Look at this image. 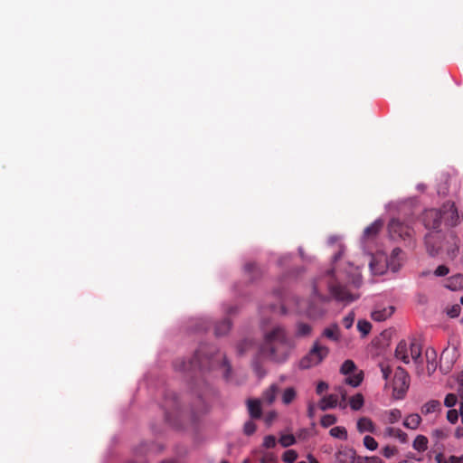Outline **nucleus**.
Instances as JSON below:
<instances>
[{"label": "nucleus", "instance_id": "obj_1", "mask_svg": "<svg viewBox=\"0 0 463 463\" xmlns=\"http://www.w3.org/2000/svg\"><path fill=\"white\" fill-rule=\"evenodd\" d=\"M293 349V341L288 337L285 329L278 326L264 335L259 354L274 363H284Z\"/></svg>", "mask_w": 463, "mask_h": 463}, {"label": "nucleus", "instance_id": "obj_2", "mask_svg": "<svg viewBox=\"0 0 463 463\" xmlns=\"http://www.w3.org/2000/svg\"><path fill=\"white\" fill-rule=\"evenodd\" d=\"M207 346H201L194 354V357L188 361L184 359L175 360L174 367L176 371L186 372L195 370H212L217 366L225 367L223 376L228 379L231 374L232 366L225 355L217 354L215 355H208L206 353Z\"/></svg>", "mask_w": 463, "mask_h": 463}, {"label": "nucleus", "instance_id": "obj_3", "mask_svg": "<svg viewBox=\"0 0 463 463\" xmlns=\"http://www.w3.org/2000/svg\"><path fill=\"white\" fill-rule=\"evenodd\" d=\"M459 239L453 231L446 233L430 232L425 236L426 250L430 256L435 257L445 251L449 258H454L458 251Z\"/></svg>", "mask_w": 463, "mask_h": 463}, {"label": "nucleus", "instance_id": "obj_4", "mask_svg": "<svg viewBox=\"0 0 463 463\" xmlns=\"http://www.w3.org/2000/svg\"><path fill=\"white\" fill-rule=\"evenodd\" d=\"M329 354V349L320 345L318 341L313 344L310 351L300 360L299 367L301 369H309L318 365Z\"/></svg>", "mask_w": 463, "mask_h": 463}, {"label": "nucleus", "instance_id": "obj_5", "mask_svg": "<svg viewBox=\"0 0 463 463\" xmlns=\"http://www.w3.org/2000/svg\"><path fill=\"white\" fill-rule=\"evenodd\" d=\"M388 232L390 238L393 241H411L412 240V228L399 219H392L390 221L388 224Z\"/></svg>", "mask_w": 463, "mask_h": 463}, {"label": "nucleus", "instance_id": "obj_6", "mask_svg": "<svg viewBox=\"0 0 463 463\" xmlns=\"http://www.w3.org/2000/svg\"><path fill=\"white\" fill-rule=\"evenodd\" d=\"M410 377L402 367H397L393 378V392L397 399H402L409 389Z\"/></svg>", "mask_w": 463, "mask_h": 463}, {"label": "nucleus", "instance_id": "obj_7", "mask_svg": "<svg viewBox=\"0 0 463 463\" xmlns=\"http://www.w3.org/2000/svg\"><path fill=\"white\" fill-rule=\"evenodd\" d=\"M424 226L432 230V232H440L439 228L442 223V213L440 209H429L423 213Z\"/></svg>", "mask_w": 463, "mask_h": 463}, {"label": "nucleus", "instance_id": "obj_8", "mask_svg": "<svg viewBox=\"0 0 463 463\" xmlns=\"http://www.w3.org/2000/svg\"><path fill=\"white\" fill-rule=\"evenodd\" d=\"M442 213V222L447 226H456L460 222V215L454 203L448 202L440 208Z\"/></svg>", "mask_w": 463, "mask_h": 463}, {"label": "nucleus", "instance_id": "obj_9", "mask_svg": "<svg viewBox=\"0 0 463 463\" xmlns=\"http://www.w3.org/2000/svg\"><path fill=\"white\" fill-rule=\"evenodd\" d=\"M330 292L339 301L352 302L358 298L357 295L351 293L345 286L341 284H331L329 286Z\"/></svg>", "mask_w": 463, "mask_h": 463}, {"label": "nucleus", "instance_id": "obj_10", "mask_svg": "<svg viewBox=\"0 0 463 463\" xmlns=\"http://www.w3.org/2000/svg\"><path fill=\"white\" fill-rule=\"evenodd\" d=\"M162 407L165 410L166 420H170L172 414L177 411L180 407L177 395L174 392H167Z\"/></svg>", "mask_w": 463, "mask_h": 463}, {"label": "nucleus", "instance_id": "obj_11", "mask_svg": "<svg viewBox=\"0 0 463 463\" xmlns=\"http://www.w3.org/2000/svg\"><path fill=\"white\" fill-rule=\"evenodd\" d=\"M358 456L354 449L351 448H341L335 455V463H356Z\"/></svg>", "mask_w": 463, "mask_h": 463}, {"label": "nucleus", "instance_id": "obj_12", "mask_svg": "<svg viewBox=\"0 0 463 463\" xmlns=\"http://www.w3.org/2000/svg\"><path fill=\"white\" fill-rule=\"evenodd\" d=\"M403 251L400 248H394L387 260L388 267L392 271H397L403 260Z\"/></svg>", "mask_w": 463, "mask_h": 463}, {"label": "nucleus", "instance_id": "obj_13", "mask_svg": "<svg viewBox=\"0 0 463 463\" xmlns=\"http://www.w3.org/2000/svg\"><path fill=\"white\" fill-rule=\"evenodd\" d=\"M394 311V307L392 306L375 309L372 312V318L374 321L382 322L390 317Z\"/></svg>", "mask_w": 463, "mask_h": 463}, {"label": "nucleus", "instance_id": "obj_14", "mask_svg": "<svg viewBox=\"0 0 463 463\" xmlns=\"http://www.w3.org/2000/svg\"><path fill=\"white\" fill-rule=\"evenodd\" d=\"M338 404V395L337 394H329L326 396H324L319 403L318 407L321 411H326L328 409H333L336 407Z\"/></svg>", "mask_w": 463, "mask_h": 463}, {"label": "nucleus", "instance_id": "obj_15", "mask_svg": "<svg viewBox=\"0 0 463 463\" xmlns=\"http://www.w3.org/2000/svg\"><path fill=\"white\" fill-rule=\"evenodd\" d=\"M383 222L380 220H376L371 225L366 227L364 231V237L367 240L374 239L381 229L383 228Z\"/></svg>", "mask_w": 463, "mask_h": 463}, {"label": "nucleus", "instance_id": "obj_16", "mask_svg": "<svg viewBox=\"0 0 463 463\" xmlns=\"http://www.w3.org/2000/svg\"><path fill=\"white\" fill-rule=\"evenodd\" d=\"M356 427H357V430L360 433H364V432L373 433L375 431V425H374V423L372 421L371 419H369L367 417L360 418L357 420Z\"/></svg>", "mask_w": 463, "mask_h": 463}, {"label": "nucleus", "instance_id": "obj_17", "mask_svg": "<svg viewBox=\"0 0 463 463\" xmlns=\"http://www.w3.org/2000/svg\"><path fill=\"white\" fill-rule=\"evenodd\" d=\"M384 435L395 438L402 444L408 442V435L401 429L388 427L384 430Z\"/></svg>", "mask_w": 463, "mask_h": 463}, {"label": "nucleus", "instance_id": "obj_18", "mask_svg": "<svg viewBox=\"0 0 463 463\" xmlns=\"http://www.w3.org/2000/svg\"><path fill=\"white\" fill-rule=\"evenodd\" d=\"M395 357L402 360L404 364L410 363V358L408 355V345L406 341L402 340L398 343L395 349Z\"/></svg>", "mask_w": 463, "mask_h": 463}, {"label": "nucleus", "instance_id": "obj_19", "mask_svg": "<svg viewBox=\"0 0 463 463\" xmlns=\"http://www.w3.org/2000/svg\"><path fill=\"white\" fill-rule=\"evenodd\" d=\"M441 411V403L438 400H430L421 406L420 411L423 415H428Z\"/></svg>", "mask_w": 463, "mask_h": 463}, {"label": "nucleus", "instance_id": "obj_20", "mask_svg": "<svg viewBox=\"0 0 463 463\" xmlns=\"http://www.w3.org/2000/svg\"><path fill=\"white\" fill-rule=\"evenodd\" d=\"M445 287L451 290H458L463 288V276L456 274L447 279Z\"/></svg>", "mask_w": 463, "mask_h": 463}, {"label": "nucleus", "instance_id": "obj_21", "mask_svg": "<svg viewBox=\"0 0 463 463\" xmlns=\"http://www.w3.org/2000/svg\"><path fill=\"white\" fill-rule=\"evenodd\" d=\"M248 410L252 419H260L261 417V406L259 400H249Z\"/></svg>", "mask_w": 463, "mask_h": 463}, {"label": "nucleus", "instance_id": "obj_22", "mask_svg": "<svg viewBox=\"0 0 463 463\" xmlns=\"http://www.w3.org/2000/svg\"><path fill=\"white\" fill-rule=\"evenodd\" d=\"M421 422V417L417 413L408 415L403 420V426L410 430H417Z\"/></svg>", "mask_w": 463, "mask_h": 463}, {"label": "nucleus", "instance_id": "obj_23", "mask_svg": "<svg viewBox=\"0 0 463 463\" xmlns=\"http://www.w3.org/2000/svg\"><path fill=\"white\" fill-rule=\"evenodd\" d=\"M232 327V322L229 318H225L220 323L216 324L214 328V334L216 336L225 335Z\"/></svg>", "mask_w": 463, "mask_h": 463}, {"label": "nucleus", "instance_id": "obj_24", "mask_svg": "<svg viewBox=\"0 0 463 463\" xmlns=\"http://www.w3.org/2000/svg\"><path fill=\"white\" fill-rule=\"evenodd\" d=\"M364 379V373L363 371H358L355 373H353L351 374L346 375V378L345 379V383L348 385H351L353 387H357L361 384Z\"/></svg>", "mask_w": 463, "mask_h": 463}, {"label": "nucleus", "instance_id": "obj_25", "mask_svg": "<svg viewBox=\"0 0 463 463\" xmlns=\"http://www.w3.org/2000/svg\"><path fill=\"white\" fill-rule=\"evenodd\" d=\"M312 333V326L309 324L299 322L296 325V337H307Z\"/></svg>", "mask_w": 463, "mask_h": 463}, {"label": "nucleus", "instance_id": "obj_26", "mask_svg": "<svg viewBox=\"0 0 463 463\" xmlns=\"http://www.w3.org/2000/svg\"><path fill=\"white\" fill-rule=\"evenodd\" d=\"M254 347V342L252 339L246 338L240 342L236 346L237 354L241 356L246 354L250 350Z\"/></svg>", "mask_w": 463, "mask_h": 463}, {"label": "nucleus", "instance_id": "obj_27", "mask_svg": "<svg viewBox=\"0 0 463 463\" xmlns=\"http://www.w3.org/2000/svg\"><path fill=\"white\" fill-rule=\"evenodd\" d=\"M428 443L429 440L426 436L418 435L413 440L412 448L419 452H424L428 449Z\"/></svg>", "mask_w": 463, "mask_h": 463}, {"label": "nucleus", "instance_id": "obj_28", "mask_svg": "<svg viewBox=\"0 0 463 463\" xmlns=\"http://www.w3.org/2000/svg\"><path fill=\"white\" fill-rule=\"evenodd\" d=\"M204 390L203 392H198V404L194 409L195 413L203 412L206 410V403L204 401V396L210 391L208 385L203 383Z\"/></svg>", "mask_w": 463, "mask_h": 463}, {"label": "nucleus", "instance_id": "obj_29", "mask_svg": "<svg viewBox=\"0 0 463 463\" xmlns=\"http://www.w3.org/2000/svg\"><path fill=\"white\" fill-rule=\"evenodd\" d=\"M279 392V387L277 384L270 385V387L263 392V400L269 404L272 403Z\"/></svg>", "mask_w": 463, "mask_h": 463}, {"label": "nucleus", "instance_id": "obj_30", "mask_svg": "<svg viewBox=\"0 0 463 463\" xmlns=\"http://www.w3.org/2000/svg\"><path fill=\"white\" fill-rule=\"evenodd\" d=\"M323 336L333 341H338L340 337L338 326L334 324L330 327L326 328L323 331Z\"/></svg>", "mask_w": 463, "mask_h": 463}, {"label": "nucleus", "instance_id": "obj_31", "mask_svg": "<svg viewBox=\"0 0 463 463\" xmlns=\"http://www.w3.org/2000/svg\"><path fill=\"white\" fill-rule=\"evenodd\" d=\"M364 403V399L362 393H356L349 400V404L352 410L359 411Z\"/></svg>", "mask_w": 463, "mask_h": 463}, {"label": "nucleus", "instance_id": "obj_32", "mask_svg": "<svg viewBox=\"0 0 463 463\" xmlns=\"http://www.w3.org/2000/svg\"><path fill=\"white\" fill-rule=\"evenodd\" d=\"M358 371L359 370L355 364L352 360H345L340 368V373L345 375H348Z\"/></svg>", "mask_w": 463, "mask_h": 463}, {"label": "nucleus", "instance_id": "obj_33", "mask_svg": "<svg viewBox=\"0 0 463 463\" xmlns=\"http://www.w3.org/2000/svg\"><path fill=\"white\" fill-rule=\"evenodd\" d=\"M296 396H297V392H296L295 388L288 387V388L285 389L282 393V402L286 405H288L295 400Z\"/></svg>", "mask_w": 463, "mask_h": 463}, {"label": "nucleus", "instance_id": "obj_34", "mask_svg": "<svg viewBox=\"0 0 463 463\" xmlns=\"http://www.w3.org/2000/svg\"><path fill=\"white\" fill-rule=\"evenodd\" d=\"M330 435L334 438L345 440L347 439V430L345 427H334L329 431Z\"/></svg>", "mask_w": 463, "mask_h": 463}, {"label": "nucleus", "instance_id": "obj_35", "mask_svg": "<svg viewBox=\"0 0 463 463\" xmlns=\"http://www.w3.org/2000/svg\"><path fill=\"white\" fill-rule=\"evenodd\" d=\"M411 356L415 363H420L421 356V347L416 342H412L410 345Z\"/></svg>", "mask_w": 463, "mask_h": 463}, {"label": "nucleus", "instance_id": "obj_36", "mask_svg": "<svg viewBox=\"0 0 463 463\" xmlns=\"http://www.w3.org/2000/svg\"><path fill=\"white\" fill-rule=\"evenodd\" d=\"M260 357L262 356L260 355L258 353L256 357L252 361V368L258 376L262 377L265 374V371L261 365Z\"/></svg>", "mask_w": 463, "mask_h": 463}, {"label": "nucleus", "instance_id": "obj_37", "mask_svg": "<svg viewBox=\"0 0 463 463\" xmlns=\"http://www.w3.org/2000/svg\"><path fill=\"white\" fill-rule=\"evenodd\" d=\"M371 328V323L366 320H359L357 323V329L361 332L363 336L367 335L370 333Z\"/></svg>", "mask_w": 463, "mask_h": 463}, {"label": "nucleus", "instance_id": "obj_38", "mask_svg": "<svg viewBox=\"0 0 463 463\" xmlns=\"http://www.w3.org/2000/svg\"><path fill=\"white\" fill-rule=\"evenodd\" d=\"M364 447L369 449V450H375L378 447V442L375 440V439L372 436H369V435H366L364 438Z\"/></svg>", "mask_w": 463, "mask_h": 463}, {"label": "nucleus", "instance_id": "obj_39", "mask_svg": "<svg viewBox=\"0 0 463 463\" xmlns=\"http://www.w3.org/2000/svg\"><path fill=\"white\" fill-rule=\"evenodd\" d=\"M399 452L398 449L395 446L387 445L382 449V455L386 458H391L392 457L397 455Z\"/></svg>", "mask_w": 463, "mask_h": 463}, {"label": "nucleus", "instance_id": "obj_40", "mask_svg": "<svg viewBox=\"0 0 463 463\" xmlns=\"http://www.w3.org/2000/svg\"><path fill=\"white\" fill-rule=\"evenodd\" d=\"M279 441L282 447L288 448L296 443V439L292 434H286L282 435Z\"/></svg>", "mask_w": 463, "mask_h": 463}, {"label": "nucleus", "instance_id": "obj_41", "mask_svg": "<svg viewBox=\"0 0 463 463\" xmlns=\"http://www.w3.org/2000/svg\"><path fill=\"white\" fill-rule=\"evenodd\" d=\"M336 417L332 414H326L321 418L320 423L324 428L330 427L336 422Z\"/></svg>", "mask_w": 463, "mask_h": 463}, {"label": "nucleus", "instance_id": "obj_42", "mask_svg": "<svg viewBox=\"0 0 463 463\" xmlns=\"http://www.w3.org/2000/svg\"><path fill=\"white\" fill-rule=\"evenodd\" d=\"M245 272L250 276L252 275L254 278L260 274V268L255 263H247L244 267Z\"/></svg>", "mask_w": 463, "mask_h": 463}, {"label": "nucleus", "instance_id": "obj_43", "mask_svg": "<svg viewBox=\"0 0 463 463\" xmlns=\"http://www.w3.org/2000/svg\"><path fill=\"white\" fill-rule=\"evenodd\" d=\"M356 463H384L383 460L376 456L373 457H361L358 456Z\"/></svg>", "mask_w": 463, "mask_h": 463}, {"label": "nucleus", "instance_id": "obj_44", "mask_svg": "<svg viewBox=\"0 0 463 463\" xmlns=\"http://www.w3.org/2000/svg\"><path fill=\"white\" fill-rule=\"evenodd\" d=\"M298 458V453L293 449L286 450L283 454L282 459L286 463H293Z\"/></svg>", "mask_w": 463, "mask_h": 463}, {"label": "nucleus", "instance_id": "obj_45", "mask_svg": "<svg viewBox=\"0 0 463 463\" xmlns=\"http://www.w3.org/2000/svg\"><path fill=\"white\" fill-rule=\"evenodd\" d=\"M457 387L456 392L457 395L463 400V372L459 373L456 378Z\"/></svg>", "mask_w": 463, "mask_h": 463}, {"label": "nucleus", "instance_id": "obj_46", "mask_svg": "<svg viewBox=\"0 0 463 463\" xmlns=\"http://www.w3.org/2000/svg\"><path fill=\"white\" fill-rule=\"evenodd\" d=\"M458 402V395L456 393H448L444 400V405L448 408L454 407Z\"/></svg>", "mask_w": 463, "mask_h": 463}, {"label": "nucleus", "instance_id": "obj_47", "mask_svg": "<svg viewBox=\"0 0 463 463\" xmlns=\"http://www.w3.org/2000/svg\"><path fill=\"white\" fill-rule=\"evenodd\" d=\"M278 460V457L273 452H265L261 457L260 463H273Z\"/></svg>", "mask_w": 463, "mask_h": 463}, {"label": "nucleus", "instance_id": "obj_48", "mask_svg": "<svg viewBox=\"0 0 463 463\" xmlns=\"http://www.w3.org/2000/svg\"><path fill=\"white\" fill-rule=\"evenodd\" d=\"M402 417V412L400 410L398 409H393L392 411H390L389 412V417H388V420L390 423H395L397 422Z\"/></svg>", "mask_w": 463, "mask_h": 463}, {"label": "nucleus", "instance_id": "obj_49", "mask_svg": "<svg viewBox=\"0 0 463 463\" xmlns=\"http://www.w3.org/2000/svg\"><path fill=\"white\" fill-rule=\"evenodd\" d=\"M256 424L252 420L245 422L243 431L246 435L250 436L256 431Z\"/></svg>", "mask_w": 463, "mask_h": 463}, {"label": "nucleus", "instance_id": "obj_50", "mask_svg": "<svg viewBox=\"0 0 463 463\" xmlns=\"http://www.w3.org/2000/svg\"><path fill=\"white\" fill-rule=\"evenodd\" d=\"M277 444V439L273 435H268L264 438L263 447L266 449L274 448Z\"/></svg>", "mask_w": 463, "mask_h": 463}, {"label": "nucleus", "instance_id": "obj_51", "mask_svg": "<svg viewBox=\"0 0 463 463\" xmlns=\"http://www.w3.org/2000/svg\"><path fill=\"white\" fill-rule=\"evenodd\" d=\"M458 411L456 409H450L447 412V420L452 424H455L458 420Z\"/></svg>", "mask_w": 463, "mask_h": 463}, {"label": "nucleus", "instance_id": "obj_52", "mask_svg": "<svg viewBox=\"0 0 463 463\" xmlns=\"http://www.w3.org/2000/svg\"><path fill=\"white\" fill-rule=\"evenodd\" d=\"M307 316L310 317H318L323 315L324 310L321 308H316L313 305H310L307 310Z\"/></svg>", "mask_w": 463, "mask_h": 463}, {"label": "nucleus", "instance_id": "obj_53", "mask_svg": "<svg viewBox=\"0 0 463 463\" xmlns=\"http://www.w3.org/2000/svg\"><path fill=\"white\" fill-rule=\"evenodd\" d=\"M354 321V314L353 312L349 313L347 316H345L343 318V325L346 329H349L352 327Z\"/></svg>", "mask_w": 463, "mask_h": 463}, {"label": "nucleus", "instance_id": "obj_54", "mask_svg": "<svg viewBox=\"0 0 463 463\" xmlns=\"http://www.w3.org/2000/svg\"><path fill=\"white\" fill-rule=\"evenodd\" d=\"M460 310H461V307L459 305H454L447 310V314L449 317L455 318L459 316Z\"/></svg>", "mask_w": 463, "mask_h": 463}, {"label": "nucleus", "instance_id": "obj_55", "mask_svg": "<svg viewBox=\"0 0 463 463\" xmlns=\"http://www.w3.org/2000/svg\"><path fill=\"white\" fill-rule=\"evenodd\" d=\"M449 272V269L445 265H439L434 271V275L437 277H444L448 275Z\"/></svg>", "mask_w": 463, "mask_h": 463}, {"label": "nucleus", "instance_id": "obj_56", "mask_svg": "<svg viewBox=\"0 0 463 463\" xmlns=\"http://www.w3.org/2000/svg\"><path fill=\"white\" fill-rule=\"evenodd\" d=\"M336 394L338 395V399L342 400V402H345L347 399V392L343 386L335 387Z\"/></svg>", "mask_w": 463, "mask_h": 463}, {"label": "nucleus", "instance_id": "obj_57", "mask_svg": "<svg viewBox=\"0 0 463 463\" xmlns=\"http://www.w3.org/2000/svg\"><path fill=\"white\" fill-rule=\"evenodd\" d=\"M327 389H328V384L326 382L321 381L317 383L316 392L317 394H322Z\"/></svg>", "mask_w": 463, "mask_h": 463}, {"label": "nucleus", "instance_id": "obj_58", "mask_svg": "<svg viewBox=\"0 0 463 463\" xmlns=\"http://www.w3.org/2000/svg\"><path fill=\"white\" fill-rule=\"evenodd\" d=\"M381 371L384 380H387L392 373V369L389 366H381Z\"/></svg>", "mask_w": 463, "mask_h": 463}, {"label": "nucleus", "instance_id": "obj_59", "mask_svg": "<svg viewBox=\"0 0 463 463\" xmlns=\"http://www.w3.org/2000/svg\"><path fill=\"white\" fill-rule=\"evenodd\" d=\"M316 415V405L312 402L308 403L307 406V416L313 419Z\"/></svg>", "mask_w": 463, "mask_h": 463}, {"label": "nucleus", "instance_id": "obj_60", "mask_svg": "<svg viewBox=\"0 0 463 463\" xmlns=\"http://www.w3.org/2000/svg\"><path fill=\"white\" fill-rule=\"evenodd\" d=\"M433 435L440 439L447 438V433L443 430H435Z\"/></svg>", "mask_w": 463, "mask_h": 463}, {"label": "nucleus", "instance_id": "obj_61", "mask_svg": "<svg viewBox=\"0 0 463 463\" xmlns=\"http://www.w3.org/2000/svg\"><path fill=\"white\" fill-rule=\"evenodd\" d=\"M435 460L437 463H446L445 461V456L444 454L442 453H438L436 456H435Z\"/></svg>", "mask_w": 463, "mask_h": 463}, {"label": "nucleus", "instance_id": "obj_62", "mask_svg": "<svg viewBox=\"0 0 463 463\" xmlns=\"http://www.w3.org/2000/svg\"><path fill=\"white\" fill-rule=\"evenodd\" d=\"M455 437L457 439H461L463 437V427H458L455 430Z\"/></svg>", "mask_w": 463, "mask_h": 463}, {"label": "nucleus", "instance_id": "obj_63", "mask_svg": "<svg viewBox=\"0 0 463 463\" xmlns=\"http://www.w3.org/2000/svg\"><path fill=\"white\" fill-rule=\"evenodd\" d=\"M353 284H354V286L355 288L360 287V285H361V279H360V277H356V278L353 279Z\"/></svg>", "mask_w": 463, "mask_h": 463}, {"label": "nucleus", "instance_id": "obj_64", "mask_svg": "<svg viewBox=\"0 0 463 463\" xmlns=\"http://www.w3.org/2000/svg\"><path fill=\"white\" fill-rule=\"evenodd\" d=\"M460 415L463 414V400L460 401L459 410L458 411Z\"/></svg>", "mask_w": 463, "mask_h": 463}]
</instances>
